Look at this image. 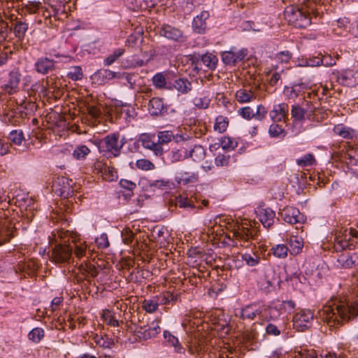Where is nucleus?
<instances>
[{
  "label": "nucleus",
  "mask_w": 358,
  "mask_h": 358,
  "mask_svg": "<svg viewBox=\"0 0 358 358\" xmlns=\"http://www.w3.org/2000/svg\"><path fill=\"white\" fill-rule=\"evenodd\" d=\"M318 316L330 328H338L358 316V299L350 304L346 301L331 299L318 311Z\"/></svg>",
  "instance_id": "f257e3e1"
},
{
  "label": "nucleus",
  "mask_w": 358,
  "mask_h": 358,
  "mask_svg": "<svg viewBox=\"0 0 358 358\" xmlns=\"http://www.w3.org/2000/svg\"><path fill=\"white\" fill-rule=\"evenodd\" d=\"M68 231L62 230L52 232V236H49V245L52 250L51 255L49 256L51 261L55 263L70 262L73 246L65 244V237Z\"/></svg>",
  "instance_id": "f03ea898"
},
{
  "label": "nucleus",
  "mask_w": 358,
  "mask_h": 358,
  "mask_svg": "<svg viewBox=\"0 0 358 358\" xmlns=\"http://www.w3.org/2000/svg\"><path fill=\"white\" fill-rule=\"evenodd\" d=\"M256 230L248 222L236 223L231 227L230 233L227 235L229 239L231 240L234 246H241L247 248L248 243L254 239L256 235Z\"/></svg>",
  "instance_id": "7ed1b4c3"
},
{
  "label": "nucleus",
  "mask_w": 358,
  "mask_h": 358,
  "mask_svg": "<svg viewBox=\"0 0 358 358\" xmlns=\"http://www.w3.org/2000/svg\"><path fill=\"white\" fill-rule=\"evenodd\" d=\"M284 17L289 24L300 29L306 28L311 23L310 11L304 7L289 6L284 10Z\"/></svg>",
  "instance_id": "20e7f679"
},
{
  "label": "nucleus",
  "mask_w": 358,
  "mask_h": 358,
  "mask_svg": "<svg viewBox=\"0 0 358 358\" xmlns=\"http://www.w3.org/2000/svg\"><path fill=\"white\" fill-rule=\"evenodd\" d=\"M17 106L15 109L10 110L6 112L3 116V120L10 125L17 126L20 124L23 117L26 116L29 111L33 110L35 104L32 101H27L26 99L16 101Z\"/></svg>",
  "instance_id": "39448f33"
},
{
  "label": "nucleus",
  "mask_w": 358,
  "mask_h": 358,
  "mask_svg": "<svg viewBox=\"0 0 358 358\" xmlns=\"http://www.w3.org/2000/svg\"><path fill=\"white\" fill-rule=\"evenodd\" d=\"M358 244V231L350 228L336 235L334 239V249L336 252L348 249L353 250Z\"/></svg>",
  "instance_id": "423d86ee"
},
{
  "label": "nucleus",
  "mask_w": 358,
  "mask_h": 358,
  "mask_svg": "<svg viewBox=\"0 0 358 358\" xmlns=\"http://www.w3.org/2000/svg\"><path fill=\"white\" fill-rule=\"evenodd\" d=\"M73 182L71 179L62 176L57 178L52 183V191L64 199H68L73 195Z\"/></svg>",
  "instance_id": "0eeeda50"
},
{
  "label": "nucleus",
  "mask_w": 358,
  "mask_h": 358,
  "mask_svg": "<svg viewBox=\"0 0 358 358\" xmlns=\"http://www.w3.org/2000/svg\"><path fill=\"white\" fill-rule=\"evenodd\" d=\"M314 318L313 313L308 309L301 310L293 317V324L298 331H303L308 328Z\"/></svg>",
  "instance_id": "6e6552de"
},
{
  "label": "nucleus",
  "mask_w": 358,
  "mask_h": 358,
  "mask_svg": "<svg viewBox=\"0 0 358 358\" xmlns=\"http://www.w3.org/2000/svg\"><path fill=\"white\" fill-rule=\"evenodd\" d=\"M161 328L159 327V322L157 320H153L146 326L138 327L135 330L136 336L139 338L143 340L154 338L159 334Z\"/></svg>",
  "instance_id": "1a4fd4ad"
},
{
  "label": "nucleus",
  "mask_w": 358,
  "mask_h": 358,
  "mask_svg": "<svg viewBox=\"0 0 358 358\" xmlns=\"http://www.w3.org/2000/svg\"><path fill=\"white\" fill-rule=\"evenodd\" d=\"M333 74L336 76L338 81L344 85L353 87L358 85L357 71L349 69L341 71L335 70Z\"/></svg>",
  "instance_id": "9d476101"
},
{
  "label": "nucleus",
  "mask_w": 358,
  "mask_h": 358,
  "mask_svg": "<svg viewBox=\"0 0 358 358\" xmlns=\"http://www.w3.org/2000/svg\"><path fill=\"white\" fill-rule=\"evenodd\" d=\"M281 218L286 222L291 224L303 223L305 221L304 215L300 213L299 209L287 206L280 212Z\"/></svg>",
  "instance_id": "9b49d317"
},
{
  "label": "nucleus",
  "mask_w": 358,
  "mask_h": 358,
  "mask_svg": "<svg viewBox=\"0 0 358 358\" xmlns=\"http://www.w3.org/2000/svg\"><path fill=\"white\" fill-rule=\"evenodd\" d=\"M101 142L104 143L106 150L111 153L114 157H117L120 154L123 143H119L118 134H108Z\"/></svg>",
  "instance_id": "f8f14e48"
},
{
  "label": "nucleus",
  "mask_w": 358,
  "mask_h": 358,
  "mask_svg": "<svg viewBox=\"0 0 358 358\" xmlns=\"http://www.w3.org/2000/svg\"><path fill=\"white\" fill-rule=\"evenodd\" d=\"M15 227L7 218H0V245H2L14 237Z\"/></svg>",
  "instance_id": "ddd939ff"
},
{
  "label": "nucleus",
  "mask_w": 358,
  "mask_h": 358,
  "mask_svg": "<svg viewBox=\"0 0 358 358\" xmlns=\"http://www.w3.org/2000/svg\"><path fill=\"white\" fill-rule=\"evenodd\" d=\"M261 305L257 303H252L241 308L239 317L243 320L252 321L256 318L260 319Z\"/></svg>",
  "instance_id": "4468645a"
},
{
  "label": "nucleus",
  "mask_w": 358,
  "mask_h": 358,
  "mask_svg": "<svg viewBox=\"0 0 358 358\" xmlns=\"http://www.w3.org/2000/svg\"><path fill=\"white\" fill-rule=\"evenodd\" d=\"M247 55L248 50L246 49L237 51L231 50L222 53V59L225 64L234 66L236 63L243 61Z\"/></svg>",
  "instance_id": "2eb2a0df"
},
{
  "label": "nucleus",
  "mask_w": 358,
  "mask_h": 358,
  "mask_svg": "<svg viewBox=\"0 0 358 358\" xmlns=\"http://www.w3.org/2000/svg\"><path fill=\"white\" fill-rule=\"evenodd\" d=\"M159 35L173 41H180L183 38V33L179 28L169 24H163L161 26Z\"/></svg>",
  "instance_id": "dca6fc26"
},
{
  "label": "nucleus",
  "mask_w": 358,
  "mask_h": 358,
  "mask_svg": "<svg viewBox=\"0 0 358 358\" xmlns=\"http://www.w3.org/2000/svg\"><path fill=\"white\" fill-rule=\"evenodd\" d=\"M153 138L154 136L148 134H143L139 138V142L144 148L152 150L155 155H162L163 153V148L158 142H155Z\"/></svg>",
  "instance_id": "f3484780"
},
{
  "label": "nucleus",
  "mask_w": 358,
  "mask_h": 358,
  "mask_svg": "<svg viewBox=\"0 0 358 358\" xmlns=\"http://www.w3.org/2000/svg\"><path fill=\"white\" fill-rule=\"evenodd\" d=\"M289 106L286 103H281L273 106L269 115L271 120L276 122L285 121L288 116Z\"/></svg>",
  "instance_id": "a211bd4d"
},
{
  "label": "nucleus",
  "mask_w": 358,
  "mask_h": 358,
  "mask_svg": "<svg viewBox=\"0 0 358 358\" xmlns=\"http://www.w3.org/2000/svg\"><path fill=\"white\" fill-rule=\"evenodd\" d=\"M21 80V74L18 71H13L9 73L8 82L3 86V90L13 94L19 90V85Z\"/></svg>",
  "instance_id": "6ab92c4d"
},
{
  "label": "nucleus",
  "mask_w": 358,
  "mask_h": 358,
  "mask_svg": "<svg viewBox=\"0 0 358 358\" xmlns=\"http://www.w3.org/2000/svg\"><path fill=\"white\" fill-rule=\"evenodd\" d=\"M358 266V254H342L337 259V266L341 268H352Z\"/></svg>",
  "instance_id": "aec40b11"
},
{
  "label": "nucleus",
  "mask_w": 358,
  "mask_h": 358,
  "mask_svg": "<svg viewBox=\"0 0 358 358\" xmlns=\"http://www.w3.org/2000/svg\"><path fill=\"white\" fill-rule=\"evenodd\" d=\"M121 77L120 73L114 72L109 69H103L94 73L92 78L97 84L102 85L113 78H120Z\"/></svg>",
  "instance_id": "412c9836"
},
{
  "label": "nucleus",
  "mask_w": 358,
  "mask_h": 358,
  "mask_svg": "<svg viewBox=\"0 0 358 358\" xmlns=\"http://www.w3.org/2000/svg\"><path fill=\"white\" fill-rule=\"evenodd\" d=\"M210 15L208 11L203 10L199 15H197L192 22V29L194 32L198 34H203L206 29V20Z\"/></svg>",
  "instance_id": "4be33fe9"
},
{
  "label": "nucleus",
  "mask_w": 358,
  "mask_h": 358,
  "mask_svg": "<svg viewBox=\"0 0 358 358\" xmlns=\"http://www.w3.org/2000/svg\"><path fill=\"white\" fill-rule=\"evenodd\" d=\"M148 110L153 116L162 115L166 111L163 99L159 97H154L150 100L148 103Z\"/></svg>",
  "instance_id": "5701e85b"
},
{
  "label": "nucleus",
  "mask_w": 358,
  "mask_h": 358,
  "mask_svg": "<svg viewBox=\"0 0 358 358\" xmlns=\"http://www.w3.org/2000/svg\"><path fill=\"white\" fill-rule=\"evenodd\" d=\"M280 315V311L276 307L261 305L260 320L270 321L275 320Z\"/></svg>",
  "instance_id": "b1692460"
},
{
  "label": "nucleus",
  "mask_w": 358,
  "mask_h": 358,
  "mask_svg": "<svg viewBox=\"0 0 358 358\" xmlns=\"http://www.w3.org/2000/svg\"><path fill=\"white\" fill-rule=\"evenodd\" d=\"M259 220L264 227H271L275 217V212L271 208L262 209L259 213Z\"/></svg>",
  "instance_id": "393cba45"
},
{
  "label": "nucleus",
  "mask_w": 358,
  "mask_h": 358,
  "mask_svg": "<svg viewBox=\"0 0 358 358\" xmlns=\"http://www.w3.org/2000/svg\"><path fill=\"white\" fill-rule=\"evenodd\" d=\"M38 266L36 262L33 260H29L26 262L19 263L16 270L19 271L20 273H22L24 275L26 274L32 275L38 270Z\"/></svg>",
  "instance_id": "a878e982"
},
{
  "label": "nucleus",
  "mask_w": 358,
  "mask_h": 358,
  "mask_svg": "<svg viewBox=\"0 0 358 358\" xmlns=\"http://www.w3.org/2000/svg\"><path fill=\"white\" fill-rule=\"evenodd\" d=\"M289 251L291 255H296L299 254L303 248V241L301 237L292 236L289 238Z\"/></svg>",
  "instance_id": "bb28decb"
},
{
  "label": "nucleus",
  "mask_w": 358,
  "mask_h": 358,
  "mask_svg": "<svg viewBox=\"0 0 358 358\" xmlns=\"http://www.w3.org/2000/svg\"><path fill=\"white\" fill-rule=\"evenodd\" d=\"M158 143L162 146V144H166L172 140L178 142L180 140L184 141L185 138L182 136H175L171 131H162L157 133Z\"/></svg>",
  "instance_id": "cd10ccee"
},
{
  "label": "nucleus",
  "mask_w": 358,
  "mask_h": 358,
  "mask_svg": "<svg viewBox=\"0 0 358 358\" xmlns=\"http://www.w3.org/2000/svg\"><path fill=\"white\" fill-rule=\"evenodd\" d=\"M256 98L255 92L251 90L240 89L236 92V99L238 103H245L253 101Z\"/></svg>",
  "instance_id": "c85d7f7f"
},
{
  "label": "nucleus",
  "mask_w": 358,
  "mask_h": 358,
  "mask_svg": "<svg viewBox=\"0 0 358 358\" xmlns=\"http://www.w3.org/2000/svg\"><path fill=\"white\" fill-rule=\"evenodd\" d=\"M306 88V85L303 83L294 84L290 87H286L285 93L289 99H294Z\"/></svg>",
  "instance_id": "c756f323"
},
{
  "label": "nucleus",
  "mask_w": 358,
  "mask_h": 358,
  "mask_svg": "<svg viewBox=\"0 0 358 358\" xmlns=\"http://www.w3.org/2000/svg\"><path fill=\"white\" fill-rule=\"evenodd\" d=\"M173 89L181 94H187L192 90V85L187 79L179 78L175 80Z\"/></svg>",
  "instance_id": "7c9ffc66"
},
{
  "label": "nucleus",
  "mask_w": 358,
  "mask_h": 358,
  "mask_svg": "<svg viewBox=\"0 0 358 358\" xmlns=\"http://www.w3.org/2000/svg\"><path fill=\"white\" fill-rule=\"evenodd\" d=\"M102 178L106 181H114L117 179V172L113 166L103 164L101 170Z\"/></svg>",
  "instance_id": "2f4dec72"
},
{
  "label": "nucleus",
  "mask_w": 358,
  "mask_h": 358,
  "mask_svg": "<svg viewBox=\"0 0 358 358\" xmlns=\"http://www.w3.org/2000/svg\"><path fill=\"white\" fill-rule=\"evenodd\" d=\"M278 69V65H272L271 69L266 72L267 76L271 75L268 80V83L271 86L276 85L278 81L281 79V73L284 72V70L281 69L280 71H277Z\"/></svg>",
  "instance_id": "473e14b6"
},
{
  "label": "nucleus",
  "mask_w": 358,
  "mask_h": 358,
  "mask_svg": "<svg viewBox=\"0 0 358 358\" xmlns=\"http://www.w3.org/2000/svg\"><path fill=\"white\" fill-rule=\"evenodd\" d=\"M91 152V150L85 145H77L73 151L72 155L76 160H84Z\"/></svg>",
  "instance_id": "72a5a7b5"
},
{
  "label": "nucleus",
  "mask_w": 358,
  "mask_h": 358,
  "mask_svg": "<svg viewBox=\"0 0 358 358\" xmlns=\"http://www.w3.org/2000/svg\"><path fill=\"white\" fill-rule=\"evenodd\" d=\"M333 131L335 134L338 135L344 138H352L354 136L353 129L349 127H346L343 124L336 125L333 129Z\"/></svg>",
  "instance_id": "f704fd0d"
},
{
  "label": "nucleus",
  "mask_w": 358,
  "mask_h": 358,
  "mask_svg": "<svg viewBox=\"0 0 358 358\" xmlns=\"http://www.w3.org/2000/svg\"><path fill=\"white\" fill-rule=\"evenodd\" d=\"M229 126V119L227 117L219 115L216 117L213 129L220 134L224 132Z\"/></svg>",
  "instance_id": "c9c22d12"
},
{
  "label": "nucleus",
  "mask_w": 358,
  "mask_h": 358,
  "mask_svg": "<svg viewBox=\"0 0 358 358\" xmlns=\"http://www.w3.org/2000/svg\"><path fill=\"white\" fill-rule=\"evenodd\" d=\"M201 62L208 69L213 70L216 67L217 59L212 54H205L201 59Z\"/></svg>",
  "instance_id": "e433bc0d"
},
{
  "label": "nucleus",
  "mask_w": 358,
  "mask_h": 358,
  "mask_svg": "<svg viewBox=\"0 0 358 358\" xmlns=\"http://www.w3.org/2000/svg\"><path fill=\"white\" fill-rule=\"evenodd\" d=\"M241 259L245 262V264L248 266H257L260 262V257L256 253H248L241 254Z\"/></svg>",
  "instance_id": "4c0bfd02"
},
{
  "label": "nucleus",
  "mask_w": 358,
  "mask_h": 358,
  "mask_svg": "<svg viewBox=\"0 0 358 358\" xmlns=\"http://www.w3.org/2000/svg\"><path fill=\"white\" fill-rule=\"evenodd\" d=\"M66 0H46V4L48 5L53 12L54 18H55V15L59 11H63L62 8Z\"/></svg>",
  "instance_id": "58836bf2"
},
{
  "label": "nucleus",
  "mask_w": 358,
  "mask_h": 358,
  "mask_svg": "<svg viewBox=\"0 0 358 358\" xmlns=\"http://www.w3.org/2000/svg\"><path fill=\"white\" fill-rule=\"evenodd\" d=\"M164 335L167 341L175 348L176 352L178 353H183L185 352V349L179 344L178 338L167 331H164Z\"/></svg>",
  "instance_id": "ea45409f"
},
{
  "label": "nucleus",
  "mask_w": 358,
  "mask_h": 358,
  "mask_svg": "<svg viewBox=\"0 0 358 358\" xmlns=\"http://www.w3.org/2000/svg\"><path fill=\"white\" fill-rule=\"evenodd\" d=\"M220 145L224 150L229 151L235 149L238 145V143L231 137L223 136L221 138Z\"/></svg>",
  "instance_id": "a19ab883"
},
{
  "label": "nucleus",
  "mask_w": 358,
  "mask_h": 358,
  "mask_svg": "<svg viewBox=\"0 0 358 358\" xmlns=\"http://www.w3.org/2000/svg\"><path fill=\"white\" fill-rule=\"evenodd\" d=\"M273 255L277 258H285L289 251L288 248L285 244H279L273 246L271 249Z\"/></svg>",
  "instance_id": "79ce46f5"
},
{
  "label": "nucleus",
  "mask_w": 358,
  "mask_h": 358,
  "mask_svg": "<svg viewBox=\"0 0 358 358\" xmlns=\"http://www.w3.org/2000/svg\"><path fill=\"white\" fill-rule=\"evenodd\" d=\"M306 110L299 105H293L291 109L292 117L296 121H302L304 120Z\"/></svg>",
  "instance_id": "37998d69"
},
{
  "label": "nucleus",
  "mask_w": 358,
  "mask_h": 358,
  "mask_svg": "<svg viewBox=\"0 0 358 358\" xmlns=\"http://www.w3.org/2000/svg\"><path fill=\"white\" fill-rule=\"evenodd\" d=\"M316 160L313 154H307L301 159H296V164L301 167L313 166L315 164Z\"/></svg>",
  "instance_id": "c03bdc74"
},
{
  "label": "nucleus",
  "mask_w": 358,
  "mask_h": 358,
  "mask_svg": "<svg viewBox=\"0 0 358 358\" xmlns=\"http://www.w3.org/2000/svg\"><path fill=\"white\" fill-rule=\"evenodd\" d=\"M159 306L158 301L155 299H145L143 302L142 308L148 313L155 312Z\"/></svg>",
  "instance_id": "a18cd8bd"
},
{
  "label": "nucleus",
  "mask_w": 358,
  "mask_h": 358,
  "mask_svg": "<svg viewBox=\"0 0 358 358\" xmlns=\"http://www.w3.org/2000/svg\"><path fill=\"white\" fill-rule=\"evenodd\" d=\"M124 53V49L118 48L104 59V65L110 66Z\"/></svg>",
  "instance_id": "49530a36"
},
{
  "label": "nucleus",
  "mask_w": 358,
  "mask_h": 358,
  "mask_svg": "<svg viewBox=\"0 0 358 358\" xmlns=\"http://www.w3.org/2000/svg\"><path fill=\"white\" fill-rule=\"evenodd\" d=\"M292 57V54L288 50L280 51L274 55L273 59L281 64H287Z\"/></svg>",
  "instance_id": "de8ad7c7"
},
{
  "label": "nucleus",
  "mask_w": 358,
  "mask_h": 358,
  "mask_svg": "<svg viewBox=\"0 0 358 358\" xmlns=\"http://www.w3.org/2000/svg\"><path fill=\"white\" fill-rule=\"evenodd\" d=\"M152 84L157 89H163L165 87L166 81L165 76L163 73H157L152 79Z\"/></svg>",
  "instance_id": "09e8293b"
},
{
  "label": "nucleus",
  "mask_w": 358,
  "mask_h": 358,
  "mask_svg": "<svg viewBox=\"0 0 358 358\" xmlns=\"http://www.w3.org/2000/svg\"><path fill=\"white\" fill-rule=\"evenodd\" d=\"M9 139L14 144L20 145L24 140V134L21 130H13L9 134Z\"/></svg>",
  "instance_id": "8fccbe9b"
},
{
  "label": "nucleus",
  "mask_w": 358,
  "mask_h": 358,
  "mask_svg": "<svg viewBox=\"0 0 358 358\" xmlns=\"http://www.w3.org/2000/svg\"><path fill=\"white\" fill-rule=\"evenodd\" d=\"M120 186L123 189L128 192L127 195L131 196L133 194V191L136 189V185L134 182L126 180L121 179L119 182Z\"/></svg>",
  "instance_id": "3c124183"
},
{
  "label": "nucleus",
  "mask_w": 358,
  "mask_h": 358,
  "mask_svg": "<svg viewBox=\"0 0 358 358\" xmlns=\"http://www.w3.org/2000/svg\"><path fill=\"white\" fill-rule=\"evenodd\" d=\"M268 133L271 137H279L281 135L285 136V130L281 125L273 123L269 127Z\"/></svg>",
  "instance_id": "603ef678"
},
{
  "label": "nucleus",
  "mask_w": 358,
  "mask_h": 358,
  "mask_svg": "<svg viewBox=\"0 0 358 358\" xmlns=\"http://www.w3.org/2000/svg\"><path fill=\"white\" fill-rule=\"evenodd\" d=\"M136 166L138 169L143 171H150L155 169L154 164L146 159H138L136 162Z\"/></svg>",
  "instance_id": "864d4df0"
},
{
  "label": "nucleus",
  "mask_w": 358,
  "mask_h": 358,
  "mask_svg": "<svg viewBox=\"0 0 358 358\" xmlns=\"http://www.w3.org/2000/svg\"><path fill=\"white\" fill-rule=\"evenodd\" d=\"M29 338L35 343L39 342L44 336V331L41 328H34L29 334Z\"/></svg>",
  "instance_id": "5fc2aeb1"
},
{
  "label": "nucleus",
  "mask_w": 358,
  "mask_h": 358,
  "mask_svg": "<svg viewBox=\"0 0 358 358\" xmlns=\"http://www.w3.org/2000/svg\"><path fill=\"white\" fill-rule=\"evenodd\" d=\"M68 77L73 80H79L83 78V71L80 66H73L67 74Z\"/></svg>",
  "instance_id": "6e6d98bb"
},
{
  "label": "nucleus",
  "mask_w": 358,
  "mask_h": 358,
  "mask_svg": "<svg viewBox=\"0 0 358 358\" xmlns=\"http://www.w3.org/2000/svg\"><path fill=\"white\" fill-rule=\"evenodd\" d=\"M122 238L124 243L127 245L131 244L134 238V232L129 228H124L122 231Z\"/></svg>",
  "instance_id": "4d7b16f0"
},
{
  "label": "nucleus",
  "mask_w": 358,
  "mask_h": 358,
  "mask_svg": "<svg viewBox=\"0 0 358 358\" xmlns=\"http://www.w3.org/2000/svg\"><path fill=\"white\" fill-rule=\"evenodd\" d=\"M27 29V25L22 22H16L14 27V33L16 37L22 38L24 35L26 30Z\"/></svg>",
  "instance_id": "13d9d810"
},
{
  "label": "nucleus",
  "mask_w": 358,
  "mask_h": 358,
  "mask_svg": "<svg viewBox=\"0 0 358 358\" xmlns=\"http://www.w3.org/2000/svg\"><path fill=\"white\" fill-rule=\"evenodd\" d=\"M210 100L206 97L195 96L193 99L194 106L199 108H207L209 106Z\"/></svg>",
  "instance_id": "bf43d9fd"
},
{
  "label": "nucleus",
  "mask_w": 358,
  "mask_h": 358,
  "mask_svg": "<svg viewBox=\"0 0 358 358\" xmlns=\"http://www.w3.org/2000/svg\"><path fill=\"white\" fill-rule=\"evenodd\" d=\"M238 113L242 117L248 120H251L255 116V113L253 110L249 106H245L240 108Z\"/></svg>",
  "instance_id": "052dcab7"
},
{
  "label": "nucleus",
  "mask_w": 358,
  "mask_h": 358,
  "mask_svg": "<svg viewBox=\"0 0 358 358\" xmlns=\"http://www.w3.org/2000/svg\"><path fill=\"white\" fill-rule=\"evenodd\" d=\"M176 206L180 208H194V204L187 197L182 196L177 198Z\"/></svg>",
  "instance_id": "680f3d73"
},
{
  "label": "nucleus",
  "mask_w": 358,
  "mask_h": 358,
  "mask_svg": "<svg viewBox=\"0 0 358 358\" xmlns=\"http://www.w3.org/2000/svg\"><path fill=\"white\" fill-rule=\"evenodd\" d=\"M96 243L99 248H106L109 246L108 236L106 234H101L96 238Z\"/></svg>",
  "instance_id": "e2e57ef3"
},
{
  "label": "nucleus",
  "mask_w": 358,
  "mask_h": 358,
  "mask_svg": "<svg viewBox=\"0 0 358 358\" xmlns=\"http://www.w3.org/2000/svg\"><path fill=\"white\" fill-rule=\"evenodd\" d=\"M63 302L62 296H57L52 299L50 305V310L52 313H55L59 310V308Z\"/></svg>",
  "instance_id": "0e129e2a"
},
{
  "label": "nucleus",
  "mask_w": 358,
  "mask_h": 358,
  "mask_svg": "<svg viewBox=\"0 0 358 358\" xmlns=\"http://www.w3.org/2000/svg\"><path fill=\"white\" fill-rule=\"evenodd\" d=\"M267 114L266 108L262 105H259L257 108V111L255 113L254 117L258 120H262L265 118Z\"/></svg>",
  "instance_id": "69168bd1"
},
{
  "label": "nucleus",
  "mask_w": 358,
  "mask_h": 358,
  "mask_svg": "<svg viewBox=\"0 0 358 358\" xmlns=\"http://www.w3.org/2000/svg\"><path fill=\"white\" fill-rule=\"evenodd\" d=\"M31 90L35 93L38 94L40 99L45 98V87L40 83H36L32 85Z\"/></svg>",
  "instance_id": "338daca9"
},
{
  "label": "nucleus",
  "mask_w": 358,
  "mask_h": 358,
  "mask_svg": "<svg viewBox=\"0 0 358 358\" xmlns=\"http://www.w3.org/2000/svg\"><path fill=\"white\" fill-rule=\"evenodd\" d=\"M266 332L267 334L271 336H279L280 334V330L277 326L273 324H268L266 327Z\"/></svg>",
  "instance_id": "774afa93"
}]
</instances>
